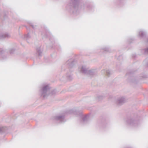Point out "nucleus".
Wrapping results in <instances>:
<instances>
[{
	"mask_svg": "<svg viewBox=\"0 0 148 148\" xmlns=\"http://www.w3.org/2000/svg\"><path fill=\"white\" fill-rule=\"evenodd\" d=\"M68 6L72 10L73 13L76 14L81 9H84L86 5L80 3V0H71Z\"/></svg>",
	"mask_w": 148,
	"mask_h": 148,
	"instance_id": "nucleus-1",
	"label": "nucleus"
},
{
	"mask_svg": "<svg viewBox=\"0 0 148 148\" xmlns=\"http://www.w3.org/2000/svg\"><path fill=\"white\" fill-rule=\"evenodd\" d=\"M50 88L48 85L43 86L40 90L41 95L45 98L49 95L50 93Z\"/></svg>",
	"mask_w": 148,
	"mask_h": 148,
	"instance_id": "nucleus-2",
	"label": "nucleus"
},
{
	"mask_svg": "<svg viewBox=\"0 0 148 148\" xmlns=\"http://www.w3.org/2000/svg\"><path fill=\"white\" fill-rule=\"evenodd\" d=\"M127 122L129 124L132 126H136L138 124V121H135L133 119H128Z\"/></svg>",
	"mask_w": 148,
	"mask_h": 148,
	"instance_id": "nucleus-3",
	"label": "nucleus"
},
{
	"mask_svg": "<svg viewBox=\"0 0 148 148\" xmlns=\"http://www.w3.org/2000/svg\"><path fill=\"white\" fill-rule=\"evenodd\" d=\"M55 119L61 123L64 122L65 121L64 116L63 115L57 116L55 117Z\"/></svg>",
	"mask_w": 148,
	"mask_h": 148,
	"instance_id": "nucleus-4",
	"label": "nucleus"
},
{
	"mask_svg": "<svg viewBox=\"0 0 148 148\" xmlns=\"http://www.w3.org/2000/svg\"><path fill=\"white\" fill-rule=\"evenodd\" d=\"M10 36L8 33L1 34L0 35V39H2L5 38H10Z\"/></svg>",
	"mask_w": 148,
	"mask_h": 148,
	"instance_id": "nucleus-5",
	"label": "nucleus"
},
{
	"mask_svg": "<svg viewBox=\"0 0 148 148\" xmlns=\"http://www.w3.org/2000/svg\"><path fill=\"white\" fill-rule=\"evenodd\" d=\"M74 63V60L73 59H70L68 60L66 63V64L70 67H71L73 66Z\"/></svg>",
	"mask_w": 148,
	"mask_h": 148,
	"instance_id": "nucleus-6",
	"label": "nucleus"
},
{
	"mask_svg": "<svg viewBox=\"0 0 148 148\" xmlns=\"http://www.w3.org/2000/svg\"><path fill=\"white\" fill-rule=\"evenodd\" d=\"M125 102V98L123 97H121L118 99L116 103L117 104L121 105L124 103Z\"/></svg>",
	"mask_w": 148,
	"mask_h": 148,
	"instance_id": "nucleus-7",
	"label": "nucleus"
},
{
	"mask_svg": "<svg viewBox=\"0 0 148 148\" xmlns=\"http://www.w3.org/2000/svg\"><path fill=\"white\" fill-rule=\"evenodd\" d=\"M88 70V69L85 65L82 66L80 69L81 72L85 74L87 73Z\"/></svg>",
	"mask_w": 148,
	"mask_h": 148,
	"instance_id": "nucleus-8",
	"label": "nucleus"
},
{
	"mask_svg": "<svg viewBox=\"0 0 148 148\" xmlns=\"http://www.w3.org/2000/svg\"><path fill=\"white\" fill-rule=\"evenodd\" d=\"M146 32L142 30H140L138 32V35L140 37L143 38L146 36Z\"/></svg>",
	"mask_w": 148,
	"mask_h": 148,
	"instance_id": "nucleus-9",
	"label": "nucleus"
},
{
	"mask_svg": "<svg viewBox=\"0 0 148 148\" xmlns=\"http://www.w3.org/2000/svg\"><path fill=\"white\" fill-rule=\"evenodd\" d=\"M102 73H106V74L108 76H109L111 73V72L110 70H102Z\"/></svg>",
	"mask_w": 148,
	"mask_h": 148,
	"instance_id": "nucleus-10",
	"label": "nucleus"
},
{
	"mask_svg": "<svg viewBox=\"0 0 148 148\" xmlns=\"http://www.w3.org/2000/svg\"><path fill=\"white\" fill-rule=\"evenodd\" d=\"M37 52L39 56H42V51L40 49V47L37 48L36 49Z\"/></svg>",
	"mask_w": 148,
	"mask_h": 148,
	"instance_id": "nucleus-11",
	"label": "nucleus"
},
{
	"mask_svg": "<svg viewBox=\"0 0 148 148\" xmlns=\"http://www.w3.org/2000/svg\"><path fill=\"white\" fill-rule=\"evenodd\" d=\"M95 70H88L87 73L86 74L89 75H94L95 73Z\"/></svg>",
	"mask_w": 148,
	"mask_h": 148,
	"instance_id": "nucleus-12",
	"label": "nucleus"
},
{
	"mask_svg": "<svg viewBox=\"0 0 148 148\" xmlns=\"http://www.w3.org/2000/svg\"><path fill=\"white\" fill-rule=\"evenodd\" d=\"M7 129V127H0V133L5 132Z\"/></svg>",
	"mask_w": 148,
	"mask_h": 148,
	"instance_id": "nucleus-13",
	"label": "nucleus"
},
{
	"mask_svg": "<svg viewBox=\"0 0 148 148\" xmlns=\"http://www.w3.org/2000/svg\"><path fill=\"white\" fill-rule=\"evenodd\" d=\"M4 51L1 48H0V57H3V54L4 53Z\"/></svg>",
	"mask_w": 148,
	"mask_h": 148,
	"instance_id": "nucleus-14",
	"label": "nucleus"
},
{
	"mask_svg": "<svg viewBox=\"0 0 148 148\" xmlns=\"http://www.w3.org/2000/svg\"><path fill=\"white\" fill-rule=\"evenodd\" d=\"M30 36L29 33H28L27 34L25 35L24 38L25 39H28L30 38Z\"/></svg>",
	"mask_w": 148,
	"mask_h": 148,
	"instance_id": "nucleus-15",
	"label": "nucleus"
},
{
	"mask_svg": "<svg viewBox=\"0 0 148 148\" xmlns=\"http://www.w3.org/2000/svg\"><path fill=\"white\" fill-rule=\"evenodd\" d=\"M102 49L104 51L109 52V48L107 47H105Z\"/></svg>",
	"mask_w": 148,
	"mask_h": 148,
	"instance_id": "nucleus-16",
	"label": "nucleus"
},
{
	"mask_svg": "<svg viewBox=\"0 0 148 148\" xmlns=\"http://www.w3.org/2000/svg\"><path fill=\"white\" fill-rule=\"evenodd\" d=\"M144 51L145 54H148V48L145 49Z\"/></svg>",
	"mask_w": 148,
	"mask_h": 148,
	"instance_id": "nucleus-17",
	"label": "nucleus"
},
{
	"mask_svg": "<svg viewBox=\"0 0 148 148\" xmlns=\"http://www.w3.org/2000/svg\"><path fill=\"white\" fill-rule=\"evenodd\" d=\"M15 49L13 48L9 50V52L10 53H12L14 52Z\"/></svg>",
	"mask_w": 148,
	"mask_h": 148,
	"instance_id": "nucleus-18",
	"label": "nucleus"
},
{
	"mask_svg": "<svg viewBox=\"0 0 148 148\" xmlns=\"http://www.w3.org/2000/svg\"><path fill=\"white\" fill-rule=\"evenodd\" d=\"M67 78L68 79H69V80H71L72 79V77L71 75L69 74L67 75Z\"/></svg>",
	"mask_w": 148,
	"mask_h": 148,
	"instance_id": "nucleus-19",
	"label": "nucleus"
},
{
	"mask_svg": "<svg viewBox=\"0 0 148 148\" xmlns=\"http://www.w3.org/2000/svg\"><path fill=\"white\" fill-rule=\"evenodd\" d=\"M88 116H87L84 117L83 118V120L84 122H85L87 120Z\"/></svg>",
	"mask_w": 148,
	"mask_h": 148,
	"instance_id": "nucleus-20",
	"label": "nucleus"
},
{
	"mask_svg": "<svg viewBox=\"0 0 148 148\" xmlns=\"http://www.w3.org/2000/svg\"><path fill=\"white\" fill-rule=\"evenodd\" d=\"M103 98V97L102 96H100L98 97V99L100 101Z\"/></svg>",
	"mask_w": 148,
	"mask_h": 148,
	"instance_id": "nucleus-21",
	"label": "nucleus"
},
{
	"mask_svg": "<svg viewBox=\"0 0 148 148\" xmlns=\"http://www.w3.org/2000/svg\"><path fill=\"white\" fill-rule=\"evenodd\" d=\"M55 93V90H53V91H52V94H54Z\"/></svg>",
	"mask_w": 148,
	"mask_h": 148,
	"instance_id": "nucleus-22",
	"label": "nucleus"
},
{
	"mask_svg": "<svg viewBox=\"0 0 148 148\" xmlns=\"http://www.w3.org/2000/svg\"><path fill=\"white\" fill-rule=\"evenodd\" d=\"M30 25L32 26V27L33 28H34V27L33 26V25H32V23H30Z\"/></svg>",
	"mask_w": 148,
	"mask_h": 148,
	"instance_id": "nucleus-23",
	"label": "nucleus"
},
{
	"mask_svg": "<svg viewBox=\"0 0 148 148\" xmlns=\"http://www.w3.org/2000/svg\"><path fill=\"white\" fill-rule=\"evenodd\" d=\"M74 114H75L76 113H78V112L77 111H75L74 112H73Z\"/></svg>",
	"mask_w": 148,
	"mask_h": 148,
	"instance_id": "nucleus-24",
	"label": "nucleus"
},
{
	"mask_svg": "<svg viewBox=\"0 0 148 148\" xmlns=\"http://www.w3.org/2000/svg\"><path fill=\"white\" fill-rule=\"evenodd\" d=\"M132 82H135V81H132Z\"/></svg>",
	"mask_w": 148,
	"mask_h": 148,
	"instance_id": "nucleus-25",
	"label": "nucleus"
},
{
	"mask_svg": "<svg viewBox=\"0 0 148 148\" xmlns=\"http://www.w3.org/2000/svg\"><path fill=\"white\" fill-rule=\"evenodd\" d=\"M147 65L148 66V64H147Z\"/></svg>",
	"mask_w": 148,
	"mask_h": 148,
	"instance_id": "nucleus-26",
	"label": "nucleus"
}]
</instances>
